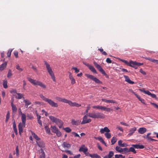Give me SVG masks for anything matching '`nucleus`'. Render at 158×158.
Instances as JSON below:
<instances>
[{
    "label": "nucleus",
    "instance_id": "nucleus-1",
    "mask_svg": "<svg viewBox=\"0 0 158 158\" xmlns=\"http://www.w3.org/2000/svg\"><path fill=\"white\" fill-rule=\"evenodd\" d=\"M40 98H41L43 100L46 102H47L52 107H57L58 106V103L54 102L52 100L46 98L42 94H40Z\"/></svg>",
    "mask_w": 158,
    "mask_h": 158
},
{
    "label": "nucleus",
    "instance_id": "nucleus-2",
    "mask_svg": "<svg viewBox=\"0 0 158 158\" xmlns=\"http://www.w3.org/2000/svg\"><path fill=\"white\" fill-rule=\"evenodd\" d=\"M27 78L29 82H30L31 83L34 85H39L41 87L44 89L46 88V85L42 82L40 81L33 79L29 77H27Z\"/></svg>",
    "mask_w": 158,
    "mask_h": 158
},
{
    "label": "nucleus",
    "instance_id": "nucleus-3",
    "mask_svg": "<svg viewBox=\"0 0 158 158\" xmlns=\"http://www.w3.org/2000/svg\"><path fill=\"white\" fill-rule=\"evenodd\" d=\"M44 62L48 73L51 76V78L53 80V81H54L55 82L56 81L55 77L50 64L46 61H44Z\"/></svg>",
    "mask_w": 158,
    "mask_h": 158
},
{
    "label": "nucleus",
    "instance_id": "nucleus-4",
    "mask_svg": "<svg viewBox=\"0 0 158 158\" xmlns=\"http://www.w3.org/2000/svg\"><path fill=\"white\" fill-rule=\"evenodd\" d=\"M49 117L52 122L58 125L59 128H61L62 127L63 123L61 120L52 116H49Z\"/></svg>",
    "mask_w": 158,
    "mask_h": 158
},
{
    "label": "nucleus",
    "instance_id": "nucleus-5",
    "mask_svg": "<svg viewBox=\"0 0 158 158\" xmlns=\"http://www.w3.org/2000/svg\"><path fill=\"white\" fill-rule=\"evenodd\" d=\"M88 115L89 117L94 118H104V115L102 113L98 112L96 113H89Z\"/></svg>",
    "mask_w": 158,
    "mask_h": 158
},
{
    "label": "nucleus",
    "instance_id": "nucleus-6",
    "mask_svg": "<svg viewBox=\"0 0 158 158\" xmlns=\"http://www.w3.org/2000/svg\"><path fill=\"white\" fill-rule=\"evenodd\" d=\"M26 120H24L22 123H19L18 125V129L19 135H21V133L23 132V127H25V124Z\"/></svg>",
    "mask_w": 158,
    "mask_h": 158
},
{
    "label": "nucleus",
    "instance_id": "nucleus-7",
    "mask_svg": "<svg viewBox=\"0 0 158 158\" xmlns=\"http://www.w3.org/2000/svg\"><path fill=\"white\" fill-rule=\"evenodd\" d=\"M86 76L91 79L95 81L96 83L98 84H102V82L100 81L98 79L94 77V76L89 75V74H86L85 75Z\"/></svg>",
    "mask_w": 158,
    "mask_h": 158
},
{
    "label": "nucleus",
    "instance_id": "nucleus-8",
    "mask_svg": "<svg viewBox=\"0 0 158 158\" xmlns=\"http://www.w3.org/2000/svg\"><path fill=\"white\" fill-rule=\"evenodd\" d=\"M94 64L95 67L103 75H107L105 73V71L102 69L101 67L96 62L94 61Z\"/></svg>",
    "mask_w": 158,
    "mask_h": 158
},
{
    "label": "nucleus",
    "instance_id": "nucleus-9",
    "mask_svg": "<svg viewBox=\"0 0 158 158\" xmlns=\"http://www.w3.org/2000/svg\"><path fill=\"white\" fill-rule=\"evenodd\" d=\"M91 121V120L90 118L87 119L86 115H85L83 118V120L81 122V124H83L87 123H88Z\"/></svg>",
    "mask_w": 158,
    "mask_h": 158
},
{
    "label": "nucleus",
    "instance_id": "nucleus-10",
    "mask_svg": "<svg viewBox=\"0 0 158 158\" xmlns=\"http://www.w3.org/2000/svg\"><path fill=\"white\" fill-rule=\"evenodd\" d=\"M56 99L57 100L61 102L66 103H68V102L69 100L66 99L62 98L59 97H56Z\"/></svg>",
    "mask_w": 158,
    "mask_h": 158
},
{
    "label": "nucleus",
    "instance_id": "nucleus-11",
    "mask_svg": "<svg viewBox=\"0 0 158 158\" xmlns=\"http://www.w3.org/2000/svg\"><path fill=\"white\" fill-rule=\"evenodd\" d=\"M70 106H76L77 107H79L81 106V104H79L76 102H73L69 100L68 103Z\"/></svg>",
    "mask_w": 158,
    "mask_h": 158
},
{
    "label": "nucleus",
    "instance_id": "nucleus-12",
    "mask_svg": "<svg viewBox=\"0 0 158 158\" xmlns=\"http://www.w3.org/2000/svg\"><path fill=\"white\" fill-rule=\"evenodd\" d=\"M19 114L21 115L22 122H23L24 120H26V115L22 113L20 108L19 109Z\"/></svg>",
    "mask_w": 158,
    "mask_h": 158
},
{
    "label": "nucleus",
    "instance_id": "nucleus-13",
    "mask_svg": "<svg viewBox=\"0 0 158 158\" xmlns=\"http://www.w3.org/2000/svg\"><path fill=\"white\" fill-rule=\"evenodd\" d=\"M36 143L40 147L43 148L45 146V144L44 142L40 139L38 141H36Z\"/></svg>",
    "mask_w": 158,
    "mask_h": 158
},
{
    "label": "nucleus",
    "instance_id": "nucleus-14",
    "mask_svg": "<svg viewBox=\"0 0 158 158\" xmlns=\"http://www.w3.org/2000/svg\"><path fill=\"white\" fill-rule=\"evenodd\" d=\"M88 150V148L85 147V145H82L79 150V152H82L84 153H85V152H87Z\"/></svg>",
    "mask_w": 158,
    "mask_h": 158
},
{
    "label": "nucleus",
    "instance_id": "nucleus-15",
    "mask_svg": "<svg viewBox=\"0 0 158 158\" xmlns=\"http://www.w3.org/2000/svg\"><path fill=\"white\" fill-rule=\"evenodd\" d=\"M15 93H16V94H17V96L15 97V98H17L18 99H21L22 98H24L23 97V94L19 93H17L16 92V90H14L13 91Z\"/></svg>",
    "mask_w": 158,
    "mask_h": 158
},
{
    "label": "nucleus",
    "instance_id": "nucleus-16",
    "mask_svg": "<svg viewBox=\"0 0 158 158\" xmlns=\"http://www.w3.org/2000/svg\"><path fill=\"white\" fill-rule=\"evenodd\" d=\"M124 77L125 78V81L128 83L131 84H134V82L131 81L128 76L126 75H124Z\"/></svg>",
    "mask_w": 158,
    "mask_h": 158
},
{
    "label": "nucleus",
    "instance_id": "nucleus-17",
    "mask_svg": "<svg viewBox=\"0 0 158 158\" xmlns=\"http://www.w3.org/2000/svg\"><path fill=\"white\" fill-rule=\"evenodd\" d=\"M124 77L125 78V81L128 83L131 84H134V82L131 81L128 76L126 75H124Z\"/></svg>",
    "mask_w": 158,
    "mask_h": 158
},
{
    "label": "nucleus",
    "instance_id": "nucleus-18",
    "mask_svg": "<svg viewBox=\"0 0 158 158\" xmlns=\"http://www.w3.org/2000/svg\"><path fill=\"white\" fill-rule=\"evenodd\" d=\"M136 130V128L135 127H134L131 128L129 131V133L127 135L129 136H131L132 135L133 133Z\"/></svg>",
    "mask_w": 158,
    "mask_h": 158
},
{
    "label": "nucleus",
    "instance_id": "nucleus-19",
    "mask_svg": "<svg viewBox=\"0 0 158 158\" xmlns=\"http://www.w3.org/2000/svg\"><path fill=\"white\" fill-rule=\"evenodd\" d=\"M110 130L107 127H105L103 128H102L100 132L101 134H103L105 132H110Z\"/></svg>",
    "mask_w": 158,
    "mask_h": 158
},
{
    "label": "nucleus",
    "instance_id": "nucleus-20",
    "mask_svg": "<svg viewBox=\"0 0 158 158\" xmlns=\"http://www.w3.org/2000/svg\"><path fill=\"white\" fill-rule=\"evenodd\" d=\"M69 78L70 79L71 81V83L72 85H73L75 83L76 81L75 79L73 78V76H72V74L70 73V72H69Z\"/></svg>",
    "mask_w": 158,
    "mask_h": 158
},
{
    "label": "nucleus",
    "instance_id": "nucleus-21",
    "mask_svg": "<svg viewBox=\"0 0 158 158\" xmlns=\"http://www.w3.org/2000/svg\"><path fill=\"white\" fill-rule=\"evenodd\" d=\"M81 122V121L80 120L75 121L74 119H72L71 121V123L73 125L77 126L79 125Z\"/></svg>",
    "mask_w": 158,
    "mask_h": 158
},
{
    "label": "nucleus",
    "instance_id": "nucleus-22",
    "mask_svg": "<svg viewBox=\"0 0 158 158\" xmlns=\"http://www.w3.org/2000/svg\"><path fill=\"white\" fill-rule=\"evenodd\" d=\"M13 101L11 103V106L12 107V109L13 112L15 113L17 110V108L16 107L15 105L13 103Z\"/></svg>",
    "mask_w": 158,
    "mask_h": 158
},
{
    "label": "nucleus",
    "instance_id": "nucleus-23",
    "mask_svg": "<svg viewBox=\"0 0 158 158\" xmlns=\"http://www.w3.org/2000/svg\"><path fill=\"white\" fill-rule=\"evenodd\" d=\"M87 66L88 67L89 69L94 73H97L96 70L93 66L91 65H90L87 64Z\"/></svg>",
    "mask_w": 158,
    "mask_h": 158
},
{
    "label": "nucleus",
    "instance_id": "nucleus-24",
    "mask_svg": "<svg viewBox=\"0 0 158 158\" xmlns=\"http://www.w3.org/2000/svg\"><path fill=\"white\" fill-rule=\"evenodd\" d=\"M7 65V62H5L3 63L0 66V71H2L4 70L6 67Z\"/></svg>",
    "mask_w": 158,
    "mask_h": 158
},
{
    "label": "nucleus",
    "instance_id": "nucleus-25",
    "mask_svg": "<svg viewBox=\"0 0 158 158\" xmlns=\"http://www.w3.org/2000/svg\"><path fill=\"white\" fill-rule=\"evenodd\" d=\"M147 131V129L144 127H140L138 130V132L141 134H143L146 132Z\"/></svg>",
    "mask_w": 158,
    "mask_h": 158
},
{
    "label": "nucleus",
    "instance_id": "nucleus-26",
    "mask_svg": "<svg viewBox=\"0 0 158 158\" xmlns=\"http://www.w3.org/2000/svg\"><path fill=\"white\" fill-rule=\"evenodd\" d=\"M23 102L25 103V107L26 108H27L28 106L31 104V102L27 99L24 100Z\"/></svg>",
    "mask_w": 158,
    "mask_h": 158
},
{
    "label": "nucleus",
    "instance_id": "nucleus-27",
    "mask_svg": "<svg viewBox=\"0 0 158 158\" xmlns=\"http://www.w3.org/2000/svg\"><path fill=\"white\" fill-rule=\"evenodd\" d=\"M139 90L141 92L143 93L144 94H147L150 96L151 94V93L148 90H145L144 89H139Z\"/></svg>",
    "mask_w": 158,
    "mask_h": 158
},
{
    "label": "nucleus",
    "instance_id": "nucleus-28",
    "mask_svg": "<svg viewBox=\"0 0 158 158\" xmlns=\"http://www.w3.org/2000/svg\"><path fill=\"white\" fill-rule=\"evenodd\" d=\"M62 146L64 148H70L71 146L70 145L66 142H64L62 144Z\"/></svg>",
    "mask_w": 158,
    "mask_h": 158
},
{
    "label": "nucleus",
    "instance_id": "nucleus-29",
    "mask_svg": "<svg viewBox=\"0 0 158 158\" xmlns=\"http://www.w3.org/2000/svg\"><path fill=\"white\" fill-rule=\"evenodd\" d=\"M114 155V152L112 151H110L109 154L104 157V158H111Z\"/></svg>",
    "mask_w": 158,
    "mask_h": 158
},
{
    "label": "nucleus",
    "instance_id": "nucleus-30",
    "mask_svg": "<svg viewBox=\"0 0 158 158\" xmlns=\"http://www.w3.org/2000/svg\"><path fill=\"white\" fill-rule=\"evenodd\" d=\"M116 150L118 152L123 154V148H122L118 146H117L115 148Z\"/></svg>",
    "mask_w": 158,
    "mask_h": 158
},
{
    "label": "nucleus",
    "instance_id": "nucleus-31",
    "mask_svg": "<svg viewBox=\"0 0 158 158\" xmlns=\"http://www.w3.org/2000/svg\"><path fill=\"white\" fill-rule=\"evenodd\" d=\"M31 134L33 137L36 140V141H38L40 139V138L33 132H32Z\"/></svg>",
    "mask_w": 158,
    "mask_h": 158
},
{
    "label": "nucleus",
    "instance_id": "nucleus-32",
    "mask_svg": "<svg viewBox=\"0 0 158 158\" xmlns=\"http://www.w3.org/2000/svg\"><path fill=\"white\" fill-rule=\"evenodd\" d=\"M7 81L6 79H4L3 81V85L5 89H6L8 87L7 85Z\"/></svg>",
    "mask_w": 158,
    "mask_h": 158
},
{
    "label": "nucleus",
    "instance_id": "nucleus-33",
    "mask_svg": "<svg viewBox=\"0 0 158 158\" xmlns=\"http://www.w3.org/2000/svg\"><path fill=\"white\" fill-rule=\"evenodd\" d=\"M90 156L92 158H101L100 156L98 155L97 154L90 155Z\"/></svg>",
    "mask_w": 158,
    "mask_h": 158
},
{
    "label": "nucleus",
    "instance_id": "nucleus-34",
    "mask_svg": "<svg viewBox=\"0 0 158 158\" xmlns=\"http://www.w3.org/2000/svg\"><path fill=\"white\" fill-rule=\"evenodd\" d=\"M51 127L52 128V132L55 133H56V132L59 130L55 126H52Z\"/></svg>",
    "mask_w": 158,
    "mask_h": 158
},
{
    "label": "nucleus",
    "instance_id": "nucleus-35",
    "mask_svg": "<svg viewBox=\"0 0 158 158\" xmlns=\"http://www.w3.org/2000/svg\"><path fill=\"white\" fill-rule=\"evenodd\" d=\"M135 65H136V62L133 61L132 60L130 61L129 66L133 67Z\"/></svg>",
    "mask_w": 158,
    "mask_h": 158
},
{
    "label": "nucleus",
    "instance_id": "nucleus-36",
    "mask_svg": "<svg viewBox=\"0 0 158 158\" xmlns=\"http://www.w3.org/2000/svg\"><path fill=\"white\" fill-rule=\"evenodd\" d=\"M12 75L11 70L10 69H9L7 75V77L9 78L11 77Z\"/></svg>",
    "mask_w": 158,
    "mask_h": 158
},
{
    "label": "nucleus",
    "instance_id": "nucleus-37",
    "mask_svg": "<svg viewBox=\"0 0 158 158\" xmlns=\"http://www.w3.org/2000/svg\"><path fill=\"white\" fill-rule=\"evenodd\" d=\"M135 148L133 147H130L129 149V152H133L135 154L136 153V151L135 150Z\"/></svg>",
    "mask_w": 158,
    "mask_h": 158
},
{
    "label": "nucleus",
    "instance_id": "nucleus-38",
    "mask_svg": "<svg viewBox=\"0 0 158 158\" xmlns=\"http://www.w3.org/2000/svg\"><path fill=\"white\" fill-rule=\"evenodd\" d=\"M117 139L116 137H113L111 139V145H113L117 141Z\"/></svg>",
    "mask_w": 158,
    "mask_h": 158
},
{
    "label": "nucleus",
    "instance_id": "nucleus-39",
    "mask_svg": "<svg viewBox=\"0 0 158 158\" xmlns=\"http://www.w3.org/2000/svg\"><path fill=\"white\" fill-rule=\"evenodd\" d=\"M44 129L45 130L47 133L49 134H51L50 129L48 126H46L44 127Z\"/></svg>",
    "mask_w": 158,
    "mask_h": 158
},
{
    "label": "nucleus",
    "instance_id": "nucleus-40",
    "mask_svg": "<svg viewBox=\"0 0 158 158\" xmlns=\"http://www.w3.org/2000/svg\"><path fill=\"white\" fill-rule=\"evenodd\" d=\"M104 135H105V137L107 139H110L111 137L110 134V133H109V132H106L105 133Z\"/></svg>",
    "mask_w": 158,
    "mask_h": 158
},
{
    "label": "nucleus",
    "instance_id": "nucleus-41",
    "mask_svg": "<svg viewBox=\"0 0 158 158\" xmlns=\"http://www.w3.org/2000/svg\"><path fill=\"white\" fill-rule=\"evenodd\" d=\"M27 119H32L34 118L33 116L31 114H27Z\"/></svg>",
    "mask_w": 158,
    "mask_h": 158
},
{
    "label": "nucleus",
    "instance_id": "nucleus-42",
    "mask_svg": "<svg viewBox=\"0 0 158 158\" xmlns=\"http://www.w3.org/2000/svg\"><path fill=\"white\" fill-rule=\"evenodd\" d=\"M129 152V149H128L127 148H123V154H125L126 153H128Z\"/></svg>",
    "mask_w": 158,
    "mask_h": 158
},
{
    "label": "nucleus",
    "instance_id": "nucleus-43",
    "mask_svg": "<svg viewBox=\"0 0 158 158\" xmlns=\"http://www.w3.org/2000/svg\"><path fill=\"white\" fill-rule=\"evenodd\" d=\"M9 117H10V114H9V112H8L7 113V114L6 115V121H5V122L6 123H7V122L8 121V120L9 118Z\"/></svg>",
    "mask_w": 158,
    "mask_h": 158
},
{
    "label": "nucleus",
    "instance_id": "nucleus-44",
    "mask_svg": "<svg viewBox=\"0 0 158 158\" xmlns=\"http://www.w3.org/2000/svg\"><path fill=\"white\" fill-rule=\"evenodd\" d=\"M94 138L95 139H96L98 140L99 141L101 142H102V140H103L102 138L101 137H94Z\"/></svg>",
    "mask_w": 158,
    "mask_h": 158
},
{
    "label": "nucleus",
    "instance_id": "nucleus-45",
    "mask_svg": "<svg viewBox=\"0 0 158 158\" xmlns=\"http://www.w3.org/2000/svg\"><path fill=\"white\" fill-rule=\"evenodd\" d=\"M94 138L95 139H96L98 140L99 141L101 142H102V140H103L102 138L101 137H94Z\"/></svg>",
    "mask_w": 158,
    "mask_h": 158
},
{
    "label": "nucleus",
    "instance_id": "nucleus-46",
    "mask_svg": "<svg viewBox=\"0 0 158 158\" xmlns=\"http://www.w3.org/2000/svg\"><path fill=\"white\" fill-rule=\"evenodd\" d=\"M55 133L56 134V136L58 137H60L61 135V133L59 130Z\"/></svg>",
    "mask_w": 158,
    "mask_h": 158
},
{
    "label": "nucleus",
    "instance_id": "nucleus-47",
    "mask_svg": "<svg viewBox=\"0 0 158 158\" xmlns=\"http://www.w3.org/2000/svg\"><path fill=\"white\" fill-rule=\"evenodd\" d=\"M64 129L67 132H70L71 131V130L69 127H67L64 128Z\"/></svg>",
    "mask_w": 158,
    "mask_h": 158
},
{
    "label": "nucleus",
    "instance_id": "nucleus-48",
    "mask_svg": "<svg viewBox=\"0 0 158 158\" xmlns=\"http://www.w3.org/2000/svg\"><path fill=\"white\" fill-rule=\"evenodd\" d=\"M13 49H9L7 53V56L8 57H10V56L11 53Z\"/></svg>",
    "mask_w": 158,
    "mask_h": 158
},
{
    "label": "nucleus",
    "instance_id": "nucleus-49",
    "mask_svg": "<svg viewBox=\"0 0 158 158\" xmlns=\"http://www.w3.org/2000/svg\"><path fill=\"white\" fill-rule=\"evenodd\" d=\"M102 106H93L92 107L93 108L97 109L98 110H101Z\"/></svg>",
    "mask_w": 158,
    "mask_h": 158
},
{
    "label": "nucleus",
    "instance_id": "nucleus-50",
    "mask_svg": "<svg viewBox=\"0 0 158 158\" xmlns=\"http://www.w3.org/2000/svg\"><path fill=\"white\" fill-rule=\"evenodd\" d=\"M16 155L17 156H18L19 155V149L18 146H17L16 148Z\"/></svg>",
    "mask_w": 158,
    "mask_h": 158
},
{
    "label": "nucleus",
    "instance_id": "nucleus-51",
    "mask_svg": "<svg viewBox=\"0 0 158 158\" xmlns=\"http://www.w3.org/2000/svg\"><path fill=\"white\" fill-rule=\"evenodd\" d=\"M121 61L124 63L125 64H127V65H129V62L128 61H127L126 60H123V59H121Z\"/></svg>",
    "mask_w": 158,
    "mask_h": 158
},
{
    "label": "nucleus",
    "instance_id": "nucleus-52",
    "mask_svg": "<svg viewBox=\"0 0 158 158\" xmlns=\"http://www.w3.org/2000/svg\"><path fill=\"white\" fill-rule=\"evenodd\" d=\"M116 103V102L115 101L112 100H108L107 103Z\"/></svg>",
    "mask_w": 158,
    "mask_h": 158
},
{
    "label": "nucleus",
    "instance_id": "nucleus-53",
    "mask_svg": "<svg viewBox=\"0 0 158 158\" xmlns=\"http://www.w3.org/2000/svg\"><path fill=\"white\" fill-rule=\"evenodd\" d=\"M40 158H45V155L44 151L42 152V154L40 155Z\"/></svg>",
    "mask_w": 158,
    "mask_h": 158
},
{
    "label": "nucleus",
    "instance_id": "nucleus-54",
    "mask_svg": "<svg viewBox=\"0 0 158 158\" xmlns=\"http://www.w3.org/2000/svg\"><path fill=\"white\" fill-rule=\"evenodd\" d=\"M16 69L20 71H22L23 70V69L22 68H20V66L18 64L16 66Z\"/></svg>",
    "mask_w": 158,
    "mask_h": 158
},
{
    "label": "nucleus",
    "instance_id": "nucleus-55",
    "mask_svg": "<svg viewBox=\"0 0 158 158\" xmlns=\"http://www.w3.org/2000/svg\"><path fill=\"white\" fill-rule=\"evenodd\" d=\"M72 134L73 135H74V136L75 137H79V138H80V136H79V135H78L77 133L74 132H72Z\"/></svg>",
    "mask_w": 158,
    "mask_h": 158
},
{
    "label": "nucleus",
    "instance_id": "nucleus-56",
    "mask_svg": "<svg viewBox=\"0 0 158 158\" xmlns=\"http://www.w3.org/2000/svg\"><path fill=\"white\" fill-rule=\"evenodd\" d=\"M13 129L16 128L15 121L14 119H13Z\"/></svg>",
    "mask_w": 158,
    "mask_h": 158
},
{
    "label": "nucleus",
    "instance_id": "nucleus-57",
    "mask_svg": "<svg viewBox=\"0 0 158 158\" xmlns=\"http://www.w3.org/2000/svg\"><path fill=\"white\" fill-rule=\"evenodd\" d=\"M72 69L74 70L75 72L76 73H78L79 72V70L76 67H73Z\"/></svg>",
    "mask_w": 158,
    "mask_h": 158
},
{
    "label": "nucleus",
    "instance_id": "nucleus-58",
    "mask_svg": "<svg viewBox=\"0 0 158 158\" xmlns=\"http://www.w3.org/2000/svg\"><path fill=\"white\" fill-rule=\"evenodd\" d=\"M131 146L135 148H139V144H132Z\"/></svg>",
    "mask_w": 158,
    "mask_h": 158
},
{
    "label": "nucleus",
    "instance_id": "nucleus-59",
    "mask_svg": "<svg viewBox=\"0 0 158 158\" xmlns=\"http://www.w3.org/2000/svg\"><path fill=\"white\" fill-rule=\"evenodd\" d=\"M14 54L16 58L18 57V52L17 51H15L14 52Z\"/></svg>",
    "mask_w": 158,
    "mask_h": 158
},
{
    "label": "nucleus",
    "instance_id": "nucleus-60",
    "mask_svg": "<svg viewBox=\"0 0 158 158\" xmlns=\"http://www.w3.org/2000/svg\"><path fill=\"white\" fill-rule=\"evenodd\" d=\"M139 72L143 75H146V72L144 71H143L142 69H140Z\"/></svg>",
    "mask_w": 158,
    "mask_h": 158
},
{
    "label": "nucleus",
    "instance_id": "nucleus-61",
    "mask_svg": "<svg viewBox=\"0 0 158 158\" xmlns=\"http://www.w3.org/2000/svg\"><path fill=\"white\" fill-rule=\"evenodd\" d=\"M106 61L108 63H112V61L109 58H106Z\"/></svg>",
    "mask_w": 158,
    "mask_h": 158
},
{
    "label": "nucleus",
    "instance_id": "nucleus-62",
    "mask_svg": "<svg viewBox=\"0 0 158 158\" xmlns=\"http://www.w3.org/2000/svg\"><path fill=\"white\" fill-rule=\"evenodd\" d=\"M151 61L154 62V63H156V64H158V60H156L154 59H151Z\"/></svg>",
    "mask_w": 158,
    "mask_h": 158
},
{
    "label": "nucleus",
    "instance_id": "nucleus-63",
    "mask_svg": "<svg viewBox=\"0 0 158 158\" xmlns=\"http://www.w3.org/2000/svg\"><path fill=\"white\" fill-rule=\"evenodd\" d=\"M116 128L118 129V130H119L120 131H123V128L120 126H117L116 127Z\"/></svg>",
    "mask_w": 158,
    "mask_h": 158
},
{
    "label": "nucleus",
    "instance_id": "nucleus-64",
    "mask_svg": "<svg viewBox=\"0 0 158 158\" xmlns=\"http://www.w3.org/2000/svg\"><path fill=\"white\" fill-rule=\"evenodd\" d=\"M153 98H156V94H152L151 93V94L150 95Z\"/></svg>",
    "mask_w": 158,
    "mask_h": 158
}]
</instances>
